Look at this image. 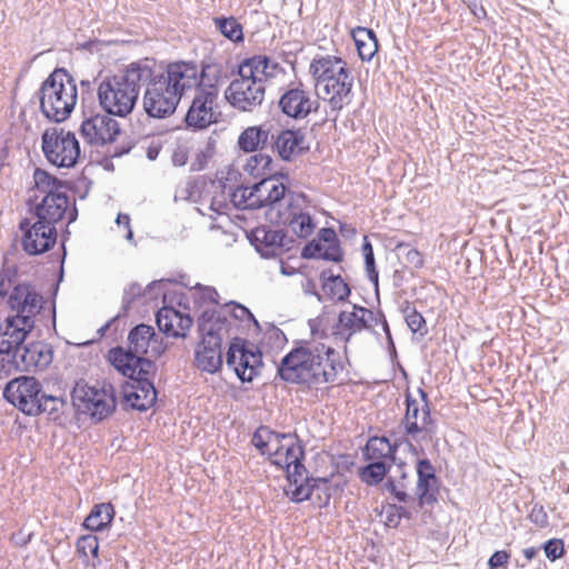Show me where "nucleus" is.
Segmentation results:
<instances>
[{
  "mask_svg": "<svg viewBox=\"0 0 569 569\" xmlns=\"http://www.w3.org/2000/svg\"><path fill=\"white\" fill-rule=\"evenodd\" d=\"M151 74L148 59L131 62L122 71L106 77L98 86L99 108L108 114L124 118L132 112L141 86Z\"/></svg>",
  "mask_w": 569,
  "mask_h": 569,
  "instance_id": "nucleus-1",
  "label": "nucleus"
},
{
  "mask_svg": "<svg viewBox=\"0 0 569 569\" xmlns=\"http://www.w3.org/2000/svg\"><path fill=\"white\" fill-rule=\"evenodd\" d=\"M231 321L216 309L204 310L198 318L202 337L194 352L196 367L208 373L218 372L223 363L222 342L229 336Z\"/></svg>",
  "mask_w": 569,
  "mask_h": 569,
  "instance_id": "nucleus-2",
  "label": "nucleus"
},
{
  "mask_svg": "<svg viewBox=\"0 0 569 569\" xmlns=\"http://www.w3.org/2000/svg\"><path fill=\"white\" fill-rule=\"evenodd\" d=\"M37 94L42 114L56 123L70 117L78 98L74 79L63 68L54 69L42 82Z\"/></svg>",
  "mask_w": 569,
  "mask_h": 569,
  "instance_id": "nucleus-3",
  "label": "nucleus"
},
{
  "mask_svg": "<svg viewBox=\"0 0 569 569\" xmlns=\"http://www.w3.org/2000/svg\"><path fill=\"white\" fill-rule=\"evenodd\" d=\"M154 338L157 335L152 326L139 323L129 331L127 348L117 346L108 351V361L122 376H132L134 368H140L143 375L157 371L154 361L144 357Z\"/></svg>",
  "mask_w": 569,
  "mask_h": 569,
  "instance_id": "nucleus-4",
  "label": "nucleus"
},
{
  "mask_svg": "<svg viewBox=\"0 0 569 569\" xmlns=\"http://www.w3.org/2000/svg\"><path fill=\"white\" fill-rule=\"evenodd\" d=\"M221 70L218 64H202L201 79L203 88H199L184 116L187 129L193 131L203 130L218 121L213 111V104L218 98L217 83Z\"/></svg>",
  "mask_w": 569,
  "mask_h": 569,
  "instance_id": "nucleus-5",
  "label": "nucleus"
},
{
  "mask_svg": "<svg viewBox=\"0 0 569 569\" xmlns=\"http://www.w3.org/2000/svg\"><path fill=\"white\" fill-rule=\"evenodd\" d=\"M18 267L3 266L0 271V297L4 298L9 290L8 307L16 312L12 317H27L34 320L40 313L43 305V297L38 292L36 287L30 282H17Z\"/></svg>",
  "mask_w": 569,
  "mask_h": 569,
  "instance_id": "nucleus-6",
  "label": "nucleus"
},
{
  "mask_svg": "<svg viewBox=\"0 0 569 569\" xmlns=\"http://www.w3.org/2000/svg\"><path fill=\"white\" fill-rule=\"evenodd\" d=\"M315 340L298 341L277 366V377L290 385L313 388Z\"/></svg>",
  "mask_w": 569,
  "mask_h": 569,
  "instance_id": "nucleus-7",
  "label": "nucleus"
},
{
  "mask_svg": "<svg viewBox=\"0 0 569 569\" xmlns=\"http://www.w3.org/2000/svg\"><path fill=\"white\" fill-rule=\"evenodd\" d=\"M71 398L77 411L89 415L96 422L109 417L117 407V399L111 385L96 388L77 382L72 389Z\"/></svg>",
  "mask_w": 569,
  "mask_h": 569,
  "instance_id": "nucleus-8",
  "label": "nucleus"
},
{
  "mask_svg": "<svg viewBox=\"0 0 569 569\" xmlns=\"http://www.w3.org/2000/svg\"><path fill=\"white\" fill-rule=\"evenodd\" d=\"M288 178L287 173H280V176L263 177L260 181L253 183L250 187L251 209L269 207L267 216L270 219L273 212L278 213V210L282 207V201L287 202V208H291L295 200L305 199L303 194L288 191L287 186L281 181V179L288 180Z\"/></svg>",
  "mask_w": 569,
  "mask_h": 569,
  "instance_id": "nucleus-9",
  "label": "nucleus"
},
{
  "mask_svg": "<svg viewBox=\"0 0 569 569\" xmlns=\"http://www.w3.org/2000/svg\"><path fill=\"white\" fill-rule=\"evenodd\" d=\"M41 149L46 159L59 168H73L81 153L76 134L58 128H49L42 133Z\"/></svg>",
  "mask_w": 569,
  "mask_h": 569,
  "instance_id": "nucleus-10",
  "label": "nucleus"
},
{
  "mask_svg": "<svg viewBox=\"0 0 569 569\" xmlns=\"http://www.w3.org/2000/svg\"><path fill=\"white\" fill-rule=\"evenodd\" d=\"M83 120L80 134L84 141L94 147H102L116 141L120 134L119 122L102 111L99 106H83Z\"/></svg>",
  "mask_w": 569,
  "mask_h": 569,
  "instance_id": "nucleus-11",
  "label": "nucleus"
},
{
  "mask_svg": "<svg viewBox=\"0 0 569 569\" xmlns=\"http://www.w3.org/2000/svg\"><path fill=\"white\" fill-rule=\"evenodd\" d=\"M418 393L422 405L410 392L406 393V413L400 422L405 435L413 440L431 438L437 433V423L431 417L428 393L421 388L418 389Z\"/></svg>",
  "mask_w": 569,
  "mask_h": 569,
  "instance_id": "nucleus-12",
  "label": "nucleus"
},
{
  "mask_svg": "<svg viewBox=\"0 0 569 569\" xmlns=\"http://www.w3.org/2000/svg\"><path fill=\"white\" fill-rule=\"evenodd\" d=\"M42 385L32 376H20L10 380L3 389V398L27 416L41 415Z\"/></svg>",
  "mask_w": 569,
  "mask_h": 569,
  "instance_id": "nucleus-13",
  "label": "nucleus"
},
{
  "mask_svg": "<svg viewBox=\"0 0 569 569\" xmlns=\"http://www.w3.org/2000/svg\"><path fill=\"white\" fill-rule=\"evenodd\" d=\"M227 366L242 382H251L262 367V353L259 348L246 339L234 337L226 355Z\"/></svg>",
  "mask_w": 569,
  "mask_h": 569,
  "instance_id": "nucleus-14",
  "label": "nucleus"
},
{
  "mask_svg": "<svg viewBox=\"0 0 569 569\" xmlns=\"http://www.w3.org/2000/svg\"><path fill=\"white\" fill-rule=\"evenodd\" d=\"M143 94V109L146 113L156 119H164L174 113L181 97L173 92L161 77L153 71L147 82Z\"/></svg>",
  "mask_w": 569,
  "mask_h": 569,
  "instance_id": "nucleus-15",
  "label": "nucleus"
},
{
  "mask_svg": "<svg viewBox=\"0 0 569 569\" xmlns=\"http://www.w3.org/2000/svg\"><path fill=\"white\" fill-rule=\"evenodd\" d=\"M378 323V317L366 307L351 305V309L339 312L336 323L332 327V337L336 341L343 342V352L348 353V343L352 337L363 330L373 331Z\"/></svg>",
  "mask_w": 569,
  "mask_h": 569,
  "instance_id": "nucleus-16",
  "label": "nucleus"
},
{
  "mask_svg": "<svg viewBox=\"0 0 569 569\" xmlns=\"http://www.w3.org/2000/svg\"><path fill=\"white\" fill-rule=\"evenodd\" d=\"M239 78L233 79L224 92L227 101L240 111H252L264 99V83L262 79L250 78L238 68Z\"/></svg>",
  "mask_w": 569,
  "mask_h": 569,
  "instance_id": "nucleus-17",
  "label": "nucleus"
},
{
  "mask_svg": "<svg viewBox=\"0 0 569 569\" xmlns=\"http://www.w3.org/2000/svg\"><path fill=\"white\" fill-rule=\"evenodd\" d=\"M276 442L278 446L269 452L271 463L286 468L287 478L295 480V476H301V472L306 471L303 445L297 433L291 432H280Z\"/></svg>",
  "mask_w": 569,
  "mask_h": 569,
  "instance_id": "nucleus-18",
  "label": "nucleus"
},
{
  "mask_svg": "<svg viewBox=\"0 0 569 569\" xmlns=\"http://www.w3.org/2000/svg\"><path fill=\"white\" fill-rule=\"evenodd\" d=\"M154 376L156 371L143 375L140 368H134L132 376H126L129 381L123 383L122 395L132 409L147 411L156 403L157 390L152 382Z\"/></svg>",
  "mask_w": 569,
  "mask_h": 569,
  "instance_id": "nucleus-19",
  "label": "nucleus"
},
{
  "mask_svg": "<svg viewBox=\"0 0 569 569\" xmlns=\"http://www.w3.org/2000/svg\"><path fill=\"white\" fill-rule=\"evenodd\" d=\"M158 74L181 98L188 90L203 88L201 70L193 61L170 62Z\"/></svg>",
  "mask_w": 569,
  "mask_h": 569,
  "instance_id": "nucleus-20",
  "label": "nucleus"
},
{
  "mask_svg": "<svg viewBox=\"0 0 569 569\" xmlns=\"http://www.w3.org/2000/svg\"><path fill=\"white\" fill-rule=\"evenodd\" d=\"M313 356V387L335 383L338 375L346 368L340 352L331 346L315 340Z\"/></svg>",
  "mask_w": 569,
  "mask_h": 569,
  "instance_id": "nucleus-21",
  "label": "nucleus"
},
{
  "mask_svg": "<svg viewBox=\"0 0 569 569\" xmlns=\"http://www.w3.org/2000/svg\"><path fill=\"white\" fill-rule=\"evenodd\" d=\"M248 239L263 258H274L282 252L290 251L296 243L282 229H271L268 226H259L250 231Z\"/></svg>",
  "mask_w": 569,
  "mask_h": 569,
  "instance_id": "nucleus-22",
  "label": "nucleus"
},
{
  "mask_svg": "<svg viewBox=\"0 0 569 569\" xmlns=\"http://www.w3.org/2000/svg\"><path fill=\"white\" fill-rule=\"evenodd\" d=\"M19 229L23 232L22 249L30 256L44 253L56 244V227H50L38 218L34 222L28 218L22 219Z\"/></svg>",
  "mask_w": 569,
  "mask_h": 569,
  "instance_id": "nucleus-23",
  "label": "nucleus"
},
{
  "mask_svg": "<svg viewBox=\"0 0 569 569\" xmlns=\"http://www.w3.org/2000/svg\"><path fill=\"white\" fill-rule=\"evenodd\" d=\"M278 107L281 112L293 120H303L311 112L318 111L320 103L312 99L310 92L299 82L289 86L280 96Z\"/></svg>",
  "mask_w": 569,
  "mask_h": 569,
  "instance_id": "nucleus-24",
  "label": "nucleus"
},
{
  "mask_svg": "<svg viewBox=\"0 0 569 569\" xmlns=\"http://www.w3.org/2000/svg\"><path fill=\"white\" fill-rule=\"evenodd\" d=\"M353 76L351 71L341 64L337 77L325 83V92L330 97L327 99L329 120L337 121L340 111L352 101Z\"/></svg>",
  "mask_w": 569,
  "mask_h": 569,
  "instance_id": "nucleus-25",
  "label": "nucleus"
},
{
  "mask_svg": "<svg viewBox=\"0 0 569 569\" xmlns=\"http://www.w3.org/2000/svg\"><path fill=\"white\" fill-rule=\"evenodd\" d=\"M53 353L50 343L32 341L16 351L10 363L20 371H43L51 365Z\"/></svg>",
  "mask_w": 569,
  "mask_h": 569,
  "instance_id": "nucleus-26",
  "label": "nucleus"
},
{
  "mask_svg": "<svg viewBox=\"0 0 569 569\" xmlns=\"http://www.w3.org/2000/svg\"><path fill=\"white\" fill-rule=\"evenodd\" d=\"M36 321L27 317L8 316L0 326V353L10 355L20 350L27 336L34 329Z\"/></svg>",
  "mask_w": 569,
  "mask_h": 569,
  "instance_id": "nucleus-27",
  "label": "nucleus"
},
{
  "mask_svg": "<svg viewBox=\"0 0 569 569\" xmlns=\"http://www.w3.org/2000/svg\"><path fill=\"white\" fill-rule=\"evenodd\" d=\"M417 487L416 496L418 507L433 506L438 502L440 491V479L436 475V469L427 458L417 461Z\"/></svg>",
  "mask_w": 569,
  "mask_h": 569,
  "instance_id": "nucleus-28",
  "label": "nucleus"
},
{
  "mask_svg": "<svg viewBox=\"0 0 569 569\" xmlns=\"http://www.w3.org/2000/svg\"><path fill=\"white\" fill-rule=\"evenodd\" d=\"M305 472L302 471L301 476H295V480L288 478L289 486L295 487L291 490V500L302 502L317 495L321 501L320 506H327L331 498L329 480L327 478H303Z\"/></svg>",
  "mask_w": 569,
  "mask_h": 569,
  "instance_id": "nucleus-29",
  "label": "nucleus"
},
{
  "mask_svg": "<svg viewBox=\"0 0 569 569\" xmlns=\"http://www.w3.org/2000/svg\"><path fill=\"white\" fill-rule=\"evenodd\" d=\"M156 322L167 337L184 338L193 320L189 315L181 313L173 307H162L156 313Z\"/></svg>",
  "mask_w": 569,
  "mask_h": 569,
  "instance_id": "nucleus-30",
  "label": "nucleus"
},
{
  "mask_svg": "<svg viewBox=\"0 0 569 569\" xmlns=\"http://www.w3.org/2000/svg\"><path fill=\"white\" fill-rule=\"evenodd\" d=\"M305 140L306 136L300 129L273 131L271 148L277 150L282 160L290 161L293 157L303 154L309 150L308 146H303Z\"/></svg>",
  "mask_w": 569,
  "mask_h": 569,
  "instance_id": "nucleus-31",
  "label": "nucleus"
},
{
  "mask_svg": "<svg viewBox=\"0 0 569 569\" xmlns=\"http://www.w3.org/2000/svg\"><path fill=\"white\" fill-rule=\"evenodd\" d=\"M272 139L273 126L264 122L246 128L238 137L237 144L241 151L250 153L271 147Z\"/></svg>",
  "mask_w": 569,
  "mask_h": 569,
  "instance_id": "nucleus-32",
  "label": "nucleus"
},
{
  "mask_svg": "<svg viewBox=\"0 0 569 569\" xmlns=\"http://www.w3.org/2000/svg\"><path fill=\"white\" fill-rule=\"evenodd\" d=\"M69 207V197L67 193L46 194L40 203L34 208L33 214L50 227L63 218Z\"/></svg>",
  "mask_w": 569,
  "mask_h": 569,
  "instance_id": "nucleus-33",
  "label": "nucleus"
},
{
  "mask_svg": "<svg viewBox=\"0 0 569 569\" xmlns=\"http://www.w3.org/2000/svg\"><path fill=\"white\" fill-rule=\"evenodd\" d=\"M295 202L293 206L288 208V213H282L281 210H278L277 217H270V222L288 224L297 237L306 239L313 233L316 224L308 212L297 209Z\"/></svg>",
  "mask_w": 569,
  "mask_h": 569,
  "instance_id": "nucleus-34",
  "label": "nucleus"
},
{
  "mask_svg": "<svg viewBox=\"0 0 569 569\" xmlns=\"http://www.w3.org/2000/svg\"><path fill=\"white\" fill-rule=\"evenodd\" d=\"M406 467L407 465L405 462L397 465L395 473L389 476L383 483V489L400 503L415 501V498L407 492L411 485V477L406 471Z\"/></svg>",
  "mask_w": 569,
  "mask_h": 569,
  "instance_id": "nucleus-35",
  "label": "nucleus"
},
{
  "mask_svg": "<svg viewBox=\"0 0 569 569\" xmlns=\"http://www.w3.org/2000/svg\"><path fill=\"white\" fill-rule=\"evenodd\" d=\"M341 64L347 67V63L341 58L329 54L318 56L311 61L309 72L317 81V84H325L337 77Z\"/></svg>",
  "mask_w": 569,
  "mask_h": 569,
  "instance_id": "nucleus-36",
  "label": "nucleus"
},
{
  "mask_svg": "<svg viewBox=\"0 0 569 569\" xmlns=\"http://www.w3.org/2000/svg\"><path fill=\"white\" fill-rule=\"evenodd\" d=\"M244 74H249L250 78L264 79L268 77H273L276 71L279 69V63L272 61L267 56H253L251 58L244 59L239 67Z\"/></svg>",
  "mask_w": 569,
  "mask_h": 569,
  "instance_id": "nucleus-37",
  "label": "nucleus"
},
{
  "mask_svg": "<svg viewBox=\"0 0 569 569\" xmlns=\"http://www.w3.org/2000/svg\"><path fill=\"white\" fill-rule=\"evenodd\" d=\"M398 447L397 440L391 443L385 436L370 437L365 447L363 456L366 460L393 461Z\"/></svg>",
  "mask_w": 569,
  "mask_h": 569,
  "instance_id": "nucleus-38",
  "label": "nucleus"
},
{
  "mask_svg": "<svg viewBox=\"0 0 569 569\" xmlns=\"http://www.w3.org/2000/svg\"><path fill=\"white\" fill-rule=\"evenodd\" d=\"M322 290L331 300L339 302L346 301L350 293V286L341 278L340 274H333L331 269H325L320 273Z\"/></svg>",
  "mask_w": 569,
  "mask_h": 569,
  "instance_id": "nucleus-39",
  "label": "nucleus"
},
{
  "mask_svg": "<svg viewBox=\"0 0 569 569\" xmlns=\"http://www.w3.org/2000/svg\"><path fill=\"white\" fill-rule=\"evenodd\" d=\"M352 38L362 61H370L378 51V39L372 29L357 27L352 30Z\"/></svg>",
  "mask_w": 569,
  "mask_h": 569,
  "instance_id": "nucleus-40",
  "label": "nucleus"
},
{
  "mask_svg": "<svg viewBox=\"0 0 569 569\" xmlns=\"http://www.w3.org/2000/svg\"><path fill=\"white\" fill-rule=\"evenodd\" d=\"M114 518V508L110 502L96 505L84 519L83 527L90 531H102Z\"/></svg>",
  "mask_w": 569,
  "mask_h": 569,
  "instance_id": "nucleus-41",
  "label": "nucleus"
},
{
  "mask_svg": "<svg viewBox=\"0 0 569 569\" xmlns=\"http://www.w3.org/2000/svg\"><path fill=\"white\" fill-rule=\"evenodd\" d=\"M317 240L328 243L323 250L322 260L339 263L343 260V251L340 241L333 228H321L318 232Z\"/></svg>",
  "mask_w": 569,
  "mask_h": 569,
  "instance_id": "nucleus-42",
  "label": "nucleus"
},
{
  "mask_svg": "<svg viewBox=\"0 0 569 569\" xmlns=\"http://www.w3.org/2000/svg\"><path fill=\"white\" fill-rule=\"evenodd\" d=\"M369 461L368 465L359 468V478L368 486H377L385 479L391 465L385 460Z\"/></svg>",
  "mask_w": 569,
  "mask_h": 569,
  "instance_id": "nucleus-43",
  "label": "nucleus"
},
{
  "mask_svg": "<svg viewBox=\"0 0 569 569\" xmlns=\"http://www.w3.org/2000/svg\"><path fill=\"white\" fill-rule=\"evenodd\" d=\"M272 158L269 154L259 152L251 156L244 166V170L254 178H263L268 176H280L276 173L271 168Z\"/></svg>",
  "mask_w": 569,
  "mask_h": 569,
  "instance_id": "nucleus-44",
  "label": "nucleus"
},
{
  "mask_svg": "<svg viewBox=\"0 0 569 569\" xmlns=\"http://www.w3.org/2000/svg\"><path fill=\"white\" fill-rule=\"evenodd\" d=\"M33 181L37 190L44 193V196L62 193L60 189L66 187L64 181L39 168L33 172Z\"/></svg>",
  "mask_w": 569,
  "mask_h": 569,
  "instance_id": "nucleus-45",
  "label": "nucleus"
},
{
  "mask_svg": "<svg viewBox=\"0 0 569 569\" xmlns=\"http://www.w3.org/2000/svg\"><path fill=\"white\" fill-rule=\"evenodd\" d=\"M41 400V413H47L48 418L59 425H62V413L67 402L61 397H56L42 392L39 398Z\"/></svg>",
  "mask_w": 569,
  "mask_h": 569,
  "instance_id": "nucleus-46",
  "label": "nucleus"
},
{
  "mask_svg": "<svg viewBox=\"0 0 569 569\" xmlns=\"http://www.w3.org/2000/svg\"><path fill=\"white\" fill-rule=\"evenodd\" d=\"M213 22L220 33L230 41H243L242 26L234 17H216Z\"/></svg>",
  "mask_w": 569,
  "mask_h": 569,
  "instance_id": "nucleus-47",
  "label": "nucleus"
},
{
  "mask_svg": "<svg viewBox=\"0 0 569 569\" xmlns=\"http://www.w3.org/2000/svg\"><path fill=\"white\" fill-rule=\"evenodd\" d=\"M406 323L412 333L423 338L428 333V327L423 316L410 303L406 302L401 309Z\"/></svg>",
  "mask_w": 569,
  "mask_h": 569,
  "instance_id": "nucleus-48",
  "label": "nucleus"
},
{
  "mask_svg": "<svg viewBox=\"0 0 569 569\" xmlns=\"http://www.w3.org/2000/svg\"><path fill=\"white\" fill-rule=\"evenodd\" d=\"M280 432L272 430L270 427L261 425L252 435L251 443L260 451L261 455L272 452L269 446L277 441Z\"/></svg>",
  "mask_w": 569,
  "mask_h": 569,
  "instance_id": "nucleus-49",
  "label": "nucleus"
},
{
  "mask_svg": "<svg viewBox=\"0 0 569 569\" xmlns=\"http://www.w3.org/2000/svg\"><path fill=\"white\" fill-rule=\"evenodd\" d=\"M362 254L365 259V268L367 272V277L369 281L375 286V289L378 290L379 286V273L376 268V260L373 253V247L367 236L363 237L362 242Z\"/></svg>",
  "mask_w": 569,
  "mask_h": 569,
  "instance_id": "nucleus-50",
  "label": "nucleus"
},
{
  "mask_svg": "<svg viewBox=\"0 0 569 569\" xmlns=\"http://www.w3.org/2000/svg\"><path fill=\"white\" fill-rule=\"evenodd\" d=\"M160 282L161 281H153L149 283L146 290H142V287L138 282L130 283L123 291L122 307L120 312L123 313V316H127L134 300L144 295L148 290H151L153 287L158 286Z\"/></svg>",
  "mask_w": 569,
  "mask_h": 569,
  "instance_id": "nucleus-51",
  "label": "nucleus"
},
{
  "mask_svg": "<svg viewBox=\"0 0 569 569\" xmlns=\"http://www.w3.org/2000/svg\"><path fill=\"white\" fill-rule=\"evenodd\" d=\"M540 548L545 551L546 557L551 562L563 557L566 552L563 540L558 538L547 540Z\"/></svg>",
  "mask_w": 569,
  "mask_h": 569,
  "instance_id": "nucleus-52",
  "label": "nucleus"
},
{
  "mask_svg": "<svg viewBox=\"0 0 569 569\" xmlns=\"http://www.w3.org/2000/svg\"><path fill=\"white\" fill-rule=\"evenodd\" d=\"M231 201L239 209H251L250 187H237L231 193Z\"/></svg>",
  "mask_w": 569,
  "mask_h": 569,
  "instance_id": "nucleus-53",
  "label": "nucleus"
},
{
  "mask_svg": "<svg viewBox=\"0 0 569 569\" xmlns=\"http://www.w3.org/2000/svg\"><path fill=\"white\" fill-rule=\"evenodd\" d=\"M227 307H231L230 313L236 320L243 321L247 319L252 321L257 327H259V322L246 306L234 301H230L227 305Z\"/></svg>",
  "mask_w": 569,
  "mask_h": 569,
  "instance_id": "nucleus-54",
  "label": "nucleus"
},
{
  "mask_svg": "<svg viewBox=\"0 0 569 569\" xmlns=\"http://www.w3.org/2000/svg\"><path fill=\"white\" fill-rule=\"evenodd\" d=\"M194 288L198 290V292L196 293V301L219 305V293L213 287H206L200 283H197Z\"/></svg>",
  "mask_w": 569,
  "mask_h": 569,
  "instance_id": "nucleus-55",
  "label": "nucleus"
},
{
  "mask_svg": "<svg viewBox=\"0 0 569 569\" xmlns=\"http://www.w3.org/2000/svg\"><path fill=\"white\" fill-rule=\"evenodd\" d=\"M323 246L317 239L308 242L301 251V258L303 259H322Z\"/></svg>",
  "mask_w": 569,
  "mask_h": 569,
  "instance_id": "nucleus-56",
  "label": "nucleus"
},
{
  "mask_svg": "<svg viewBox=\"0 0 569 569\" xmlns=\"http://www.w3.org/2000/svg\"><path fill=\"white\" fill-rule=\"evenodd\" d=\"M529 519L532 523L540 528H545L549 525L548 522V515L543 508L542 505L536 503L533 505L530 513Z\"/></svg>",
  "mask_w": 569,
  "mask_h": 569,
  "instance_id": "nucleus-57",
  "label": "nucleus"
},
{
  "mask_svg": "<svg viewBox=\"0 0 569 569\" xmlns=\"http://www.w3.org/2000/svg\"><path fill=\"white\" fill-rule=\"evenodd\" d=\"M94 535H84L78 538L76 547L79 553V557L87 559L89 556V550L92 549L93 542L96 540Z\"/></svg>",
  "mask_w": 569,
  "mask_h": 569,
  "instance_id": "nucleus-58",
  "label": "nucleus"
},
{
  "mask_svg": "<svg viewBox=\"0 0 569 569\" xmlns=\"http://www.w3.org/2000/svg\"><path fill=\"white\" fill-rule=\"evenodd\" d=\"M510 553L506 550H498L491 555L488 560L489 569H499L500 567L508 563Z\"/></svg>",
  "mask_w": 569,
  "mask_h": 569,
  "instance_id": "nucleus-59",
  "label": "nucleus"
},
{
  "mask_svg": "<svg viewBox=\"0 0 569 569\" xmlns=\"http://www.w3.org/2000/svg\"><path fill=\"white\" fill-rule=\"evenodd\" d=\"M406 262L410 264L412 268H421L423 266V258L421 253L417 249H408L406 253Z\"/></svg>",
  "mask_w": 569,
  "mask_h": 569,
  "instance_id": "nucleus-60",
  "label": "nucleus"
},
{
  "mask_svg": "<svg viewBox=\"0 0 569 569\" xmlns=\"http://www.w3.org/2000/svg\"><path fill=\"white\" fill-rule=\"evenodd\" d=\"M192 189H193V183L188 180L186 181L184 183L182 184H179L177 187V190H176V193H174V200H188L190 199V197L192 196Z\"/></svg>",
  "mask_w": 569,
  "mask_h": 569,
  "instance_id": "nucleus-61",
  "label": "nucleus"
},
{
  "mask_svg": "<svg viewBox=\"0 0 569 569\" xmlns=\"http://www.w3.org/2000/svg\"><path fill=\"white\" fill-rule=\"evenodd\" d=\"M390 505L387 503L383 506V512L386 515V525L390 528H398L400 525L399 513L397 511L390 510Z\"/></svg>",
  "mask_w": 569,
  "mask_h": 569,
  "instance_id": "nucleus-62",
  "label": "nucleus"
},
{
  "mask_svg": "<svg viewBox=\"0 0 569 569\" xmlns=\"http://www.w3.org/2000/svg\"><path fill=\"white\" fill-rule=\"evenodd\" d=\"M116 222H117L118 226H123L127 229L126 239L127 240H132L133 232H132L131 227H130V217H129V214L119 213L117 216Z\"/></svg>",
  "mask_w": 569,
  "mask_h": 569,
  "instance_id": "nucleus-63",
  "label": "nucleus"
},
{
  "mask_svg": "<svg viewBox=\"0 0 569 569\" xmlns=\"http://www.w3.org/2000/svg\"><path fill=\"white\" fill-rule=\"evenodd\" d=\"M390 510L397 511L399 513V519L400 520L401 519L410 520L413 517V513L411 512V510L408 509L405 506H401V505L391 503L390 505Z\"/></svg>",
  "mask_w": 569,
  "mask_h": 569,
  "instance_id": "nucleus-64",
  "label": "nucleus"
}]
</instances>
